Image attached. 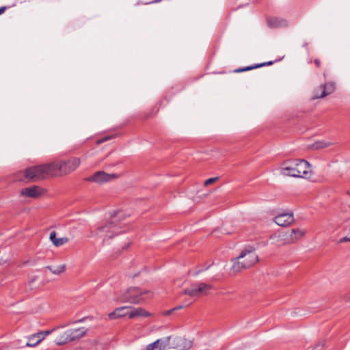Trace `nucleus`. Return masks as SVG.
Instances as JSON below:
<instances>
[{
  "label": "nucleus",
  "instance_id": "f257e3e1",
  "mask_svg": "<svg viewBox=\"0 0 350 350\" xmlns=\"http://www.w3.org/2000/svg\"><path fill=\"white\" fill-rule=\"evenodd\" d=\"M280 171L284 176L305 178H309L312 172L310 163L304 159L286 161L283 163Z\"/></svg>",
  "mask_w": 350,
  "mask_h": 350
},
{
  "label": "nucleus",
  "instance_id": "f03ea898",
  "mask_svg": "<svg viewBox=\"0 0 350 350\" xmlns=\"http://www.w3.org/2000/svg\"><path fill=\"white\" fill-rule=\"evenodd\" d=\"M124 219V214L122 212L116 213L111 216L109 221L98 227L96 234L102 238L104 241H106L124 232L125 230H122L124 224L120 222V220Z\"/></svg>",
  "mask_w": 350,
  "mask_h": 350
},
{
  "label": "nucleus",
  "instance_id": "7ed1b4c3",
  "mask_svg": "<svg viewBox=\"0 0 350 350\" xmlns=\"http://www.w3.org/2000/svg\"><path fill=\"white\" fill-rule=\"evenodd\" d=\"M258 260L256 248L251 245H246L241 250L239 255L232 259V270L235 273L240 272L243 269L254 266Z\"/></svg>",
  "mask_w": 350,
  "mask_h": 350
},
{
  "label": "nucleus",
  "instance_id": "20e7f679",
  "mask_svg": "<svg viewBox=\"0 0 350 350\" xmlns=\"http://www.w3.org/2000/svg\"><path fill=\"white\" fill-rule=\"evenodd\" d=\"M80 159L72 157L67 161L51 163L52 175H66L75 171L80 165Z\"/></svg>",
  "mask_w": 350,
  "mask_h": 350
},
{
  "label": "nucleus",
  "instance_id": "39448f33",
  "mask_svg": "<svg viewBox=\"0 0 350 350\" xmlns=\"http://www.w3.org/2000/svg\"><path fill=\"white\" fill-rule=\"evenodd\" d=\"M24 176L27 179H44L53 176L51 163L33 166L24 171Z\"/></svg>",
  "mask_w": 350,
  "mask_h": 350
},
{
  "label": "nucleus",
  "instance_id": "423d86ee",
  "mask_svg": "<svg viewBox=\"0 0 350 350\" xmlns=\"http://www.w3.org/2000/svg\"><path fill=\"white\" fill-rule=\"evenodd\" d=\"M146 294H150V292L142 291L137 287H131L122 294L121 301L137 304L145 299L144 295Z\"/></svg>",
  "mask_w": 350,
  "mask_h": 350
},
{
  "label": "nucleus",
  "instance_id": "0eeeda50",
  "mask_svg": "<svg viewBox=\"0 0 350 350\" xmlns=\"http://www.w3.org/2000/svg\"><path fill=\"white\" fill-rule=\"evenodd\" d=\"M211 288V286L205 283L193 284L189 288L184 290V294L191 297H198L206 295Z\"/></svg>",
  "mask_w": 350,
  "mask_h": 350
},
{
  "label": "nucleus",
  "instance_id": "6e6552de",
  "mask_svg": "<svg viewBox=\"0 0 350 350\" xmlns=\"http://www.w3.org/2000/svg\"><path fill=\"white\" fill-rule=\"evenodd\" d=\"M295 233V232L291 230L286 232L280 233L278 235H273L271 237V239L273 240L274 243L278 246L292 244L297 241Z\"/></svg>",
  "mask_w": 350,
  "mask_h": 350
},
{
  "label": "nucleus",
  "instance_id": "1a4fd4ad",
  "mask_svg": "<svg viewBox=\"0 0 350 350\" xmlns=\"http://www.w3.org/2000/svg\"><path fill=\"white\" fill-rule=\"evenodd\" d=\"M116 177H118V176L116 174H107L103 171H98L95 172L92 176L88 177L87 180L102 184L108 182Z\"/></svg>",
  "mask_w": 350,
  "mask_h": 350
},
{
  "label": "nucleus",
  "instance_id": "9d476101",
  "mask_svg": "<svg viewBox=\"0 0 350 350\" xmlns=\"http://www.w3.org/2000/svg\"><path fill=\"white\" fill-rule=\"evenodd\" d=\"M44 193V189L39 186L33 185L31 187H26L22 189L21 195L30 197L33 198H37Z\"/></svg>",
  "mask_w": 350,
  "mask_h": 350
},
{
  "label": "nucleus",
  "instance_id": "9b49d317",
  "mask_svg": "<svg viewBox=\"0 0 350 350\" xmlns=\"http://www.w3.org/2000/svg\"><path fill=\"white\" fill-rule=\"evenodd\" d=\"M275 224L280 226H287L294 221V217L292 213H281L274 218Z\"/></svg>",
  "mask_w": 350,
  "mask_h": 350
},
{
  "label": "nucleus",
  "instance_id": "f8f14e48",
  "mask_svg": "<svg viewBox=\"0 0 350 350\" xmlns=\"http://www.w3.org/2000/svg\"><path fill=\"white\" fill-rule=\"evenodd\" d=\"M320 89L322 90L321 94L319 95H316L314 98H322L332 94L335 90V85L334 83L329 82L325 84H322L320 86Z\"/></svg>",
  "mask_w": 350,
  "mask_h": 350
},
{
  "label": "nucleus",
  "instance_id": "ddd939ff",
  "mask_svg": "<svg viewBox=\"0 0 350 350\" xmlns=\"http://www.w3.org/2000/svg\"><path fill=\"white\" fill-rule=\"evenodd\" d=\"M68 334L70 336L71 341L78 340L84 336L87 332V329L85 327H80L77 329H72L67 330Z\"/></svg>",
  "mask_w": 350,
  "mask_h": 350
},
{
  "label": "nucleus",
  "instance_id": "4468645a",
  "mask_svg": "<svg viewBox=\"0 0 350 350\" xmlns=\"http://www.w3.org/2000/svg\"><path fill=\"white\" fill-rule=\"evenodd\" d=\"M129 308L127 306H122L116 308L114 311L109 314V318L110 319H114L119 317L128 316Z\"/></svg>",
  "mask_w": 350,
  "mask_h": 350
},
{
  "label": "nucleus",
  "instance_id": "2eb2a0df",
  "mask_svg": "<svg viewBox=\"0 0 350 350\" xmlns=\"http://www.w3.org/2000/svg\"><path fill=\"white\" fill-rule=\"evenodd\" d=\"M42 335H43L42 332H38V333L31 335L29 338V340L26 343V346L31 347H33L36 346L38 343H40L44 339V336H41Z\"/></svg>",
  "mask_w": 350,
  "mask_h": 350
},
{
  "label": "nucleus",
  "instance_id": "dca6fc26",
  "mask_svg": "<svg viewBox=\"0 0 350 350\" xmlns=\"http://www.w3.org/2000/svg\"><path fill=\"white\" fill-rule=\"evenodd\" d=\"M150 315V314L148 312L146 311L142 308H134L131 310H129V312L128 313V317L129 319H133L136 317H147Z\"/></svg>",
  "mask_w": 350,
  "mask_h": 350
},
{
  "label": "nucleus",
  "instance_id": "f3484780",
  "mask_svg": "<svg viewBox=\"0 0 350 350\" xmlns=\"http://www.w3.org/2000/svg\"><path fill=\"white\" fill-rule=\"evenodd\" d=\"M267 26L270 28H277L286 25L285 20L278 18H269L267 19Z\"/></svg>",
  "mask_w": 350,
  "mask_h": 350
},
{
  "label": "nucleus",
  "instance_id": "a211bd4d",
  "mask_svg": "<svg viewBox=\"0 0 350 350\" xmlns=\"http://www.w3.org/2000/svg\"><path fill=\"white\" fill-rule=\"evenodd\" d=\"M166 341L163 339H158L147 346V350H164L166 346Z\"/></svg>",
  "mask_w": 350,
  "mask_h": 350
},
{
  "label": "nucleus",
  "instance_id": "6ab92c4d",
  "mask_svg": "<svg viewBox=\"0 0 350 350\" xmlns=\"http://www.w3.org/2000/svg\"><path fill=\"white\" fill-rule=\"evenodd\" d=\"M50 240L56 247H59L68 241V239L67 237L57 238L56 232L55 231H52L50 233Z\"/></svg>",
  "mask_w": 350,
  "mask_h": 350
},
{
  "label": "nucleus",
  "instance_id": "aec40b11",
  "mask_svg": "<svg viewBox=\"0 0 350 350\" xmlns=\"http://www.w3.org/2000/svg\"><path fill=\"white\" fill-rule=\"evenodd\" d=\"M176 340L178 347L180 349L186 350L190 349L192 347V342L191 340L183 338H178Z\"/></svg>",
  "mask_w": 350,
  "mask_h": 350
},
{
  "label": "nucleus",
  "instance_id": "412c9836",
  "mask_svg": "<svg viewBox=\"0 0 350 350\" xmlns=\"http://www.w3.org/2000/svg\"><path fill=\"white\" fill-rule=\"evenodd\" d=\"M70 338L68 332L66 331L55 340V342L58 345H63L72 342Z\"/></svg>",
  "mask_w": 350,
  "mask_h": 350
},
{
  "label": "nucleus",
  "instance_id": "4be33fe9",
  "mask_svg": "<svg viewBox=\"0 0 350 350\" xmlns=\"http://www.w3.org/2000/svg\"><path fill=\"white\" fill-rule=\"evenodd\" d=\"M333 144L331 142H327V141H317L315 143H314L312 146V148L313 149H321L324 148L329 147Z\"/></svg>",
  "mask_w": 350,
  "mask_h": 350
},
{
  "label": "nucleus",
  "instance_id": "5701e85b",
  "mask_svg": "<svg viewBox=\"0 0 350 350\" xmlns=\"http://www.w3.org/2000/svg\"><path fill=\"white\" fill-rule=\"evenodd\" d=\"M292 230H293V232H295V237L297 241L299 240L306 234V231L302 229L297 228V229H292Z\"/></svg>",
  "mask_w": 350,
  "mask_h": 350
},
{
  "label": "nucleus",
  "instance_id": "b1692460",
  "mask_svg": "<svg viewBox=\"0 0 350 350\" xmlns=\"http://www.w3.org/2000/svg\"><path fill=\"white\" fill-rule=\"evenodd\" d=\"M66 269V265H61L58 266L57 268L54 269L53 271H52V273L53 274L59 275L62 273H63Z\"/></svg>",
  "mask_w": 350,
  "mask_h": 350
},
{
  "label": "nucleus",
  "instance_id": "393cba45",
  "mask_svg": "<svg viewBox=\"0 0 350 350\" xmlns=\"http://www.w3.org/2000/svg\"><path fill=\"white\" fill-rule=\"evenodd\" d=\"M217 179H218L217 177L208 178L206 180H205L204 185L206 186V185H208L210 184H212L213 183H214Z\"/></svg>",
  "mask_w": 350,
  "mask_h": 350
},
{
  "label": "nucleus",
  "instance_id": "a878e982",
  "mask_svg": "<svg viewBox=\"0 0 350 350\" xmlns=\"http://www.w3.org/2000/svg\"><path fill=\"white\" fill-rule=\"evenodd\" d=\"M258 68V64H254L253 66H248L246 67H244L245 71H249L253 69Z\"/></svg>",
  "mask_w": 350,
  "mask_h": 350
},
{
  "label": "nucleus",
  "instance_id": "bb28decb",
  "mask_svg": "<svg viewBox=\"0 0 350 350\" xmlns=\"http://www.w3.org/2000/svg\"><path fill=\"white\" fill-rule=\"evenodd\" d=\"M323 346H324L323 342H319L315 347H314L312 350H323Z\"/></svg>",
  "mask_w": 350,
  "mask_h": 350
},
{
  "label": "nucleus",
  "instance_id": "cd10ccee",
  "mask_svg": "<svg viewBox=\"0 0 350 350\" xmlns=\"http://www.w3.org/2000/svg\"><path fill=\"white\" fill-rule=\"evenodd\" d=\"M346 241H350V234H347L345 237L340 239L339 241L340 243H344Z\"/></svg>",
  "mask_w": 350,
  "mask_h": 350
},
{
  "label": "nucleus",
  "instance_id": "c85d7f7f",
  "mask_svg": "<svg viewBox=\"0 0 350 350\" xmlns=\"http://www.w3.org/2000/svg\"><path fill=\"white\" fill-rule=\"evenodd\" d=\"M273 63V62L272 61H269V62H264V63H261V64H258V68H260V67H262V66H270V65H272Z\"/></svg>",
  "mask_w": 350,
  "mask_h": 350
},
{
  "label": "nucleus",
  "instance_id": "c756f323",
  "mask_svg": "<svg viewBox=\"0 0 350 350\" xmlns=\"http://www.w3.org/2000/svg\"><path fill=\"white\" fill-rule=\"evenodd\" d=\"M109 139H111V137H103V138H102V139H99L98 141V144H100V143H103L104 142H106V141H107Z\"/></svg>",
  "mask_w": 350,
  "mask_h": 350
},
{
  "label": "nucleus",
  "instance_id": "7c9ffc66",
  "mask_svg": "<svg viewBox=\"0 0 350 350\" xmlns=\"http://www.w3.org/2000/svg\"><path fill=\"white\" fill-rule=\"evenodd\" d=\"M314 64H315L317 67H318V68L321 67V61H320V59H315L314 60Z\"/></svg>",
  "mask_w": 350,
  "mask_h": 350
},
{
  "label": "nucleus",
  "instance_id": "2f4dec72",
  "mask_svg": "<svg viewBox=\"0 0 350 350\" xmlns=\"http://www.w3.org/2000/svg\"><path fill=\"white\" fill-rule=\"evenodd\" d=\"M174 312V310H166L163 312V314L165 315V316H168L170 315V314H172V312Z\"/></svg>",
  "mask_w": 350,
  "mask_h": 350
},
{
  "label": "nucleus",
  "instance_id": "473e14b6",
  "mask_svg": "<svg viewBox=\"0 0 350 350\" xmlns=\"http://www.w3.org/2000/svg\"><path fill=\"white\" fill-rule=\"evenodd\" d=\"M235 72H245V69H244V67L243 68H237L234 70Z\"/></svg>",
  "mask_w": 350,
  "mask_h": 350
},
{
  "label": "nucleus",
  "instance_id": "72a5a7b5",
  "mask_svg": "<svg viewBox=\"0 0 350 350\" xmlns=\"http://www.w3.org/2000/svg\"><path fill=\"white\" fill-rule=\"evenodd\" d=\"M183 308V306L180 305V306H178L176 307H174V308L172 309V310H179V309H181Z\"/></svg>",
  "mask_w": 350,
  "mask_h": 350
},
{
  "label": "nucleus",
  "instance_id": "f704fd0d",
  "mask_svg": "<svg viewBox=\"0 0 350 350\" xmlns=\"http://www.w3.org/2000/svg\"><path fill=\"white\" fill-rule=\"evenodd\" d=\"M85 318H82V319H78L77 321H75V322H73L74 323H82L85 321Z\"/></svg>",
  "mask_w": 350,
  "mask_h": 350
},
{
  "label": "nucleus",
  "instance_id": "c9c22d12",
  "mask_svg": "<svg viewBox=\"0 0 350 350\" xmlns=\"http://www.w3.org/2000/svg\"><path fill=\"white\" fill-rule=\"evenodd\" d=\"M5 9H6V7H5V6L0 8V15L5 12Z\"/></svg>",
  "mask_w": 350,
  "mask_h": 350
},
{
  "label": "nucleus",
  "instance_id": "e433bc0d",
  "mask_svg": "<svg viewBox=\"0 0 350 350\" xmlns=\"http://www.w3.org/2000/svg\"><path fill=\"white\" fill-rule=\"evenodd\" d=\"M42 333H43V336H44V338L46 335H48L49 334L51 333V331H46V332H42ZM41 336H42V335Z\"/></svg>",
  "mask_w": 350,
  "mask_h": 350
},
{
  "label": "nucleus",
  "instance_id": "4c0bfd02",
  "mask_svg": "<svg viewBox=\"0 0 350 350\" xmlns=\"http://www.w3.org/2000/svg\"><path fill=\"white\" fill-rule=\"evenodd\" d=\"M45 268L49 269L51 272L52 271H53V269L51 266H46Z\"/></svg>",
  "mask_w": 350,
  "mask_h": 350
},
{
  "label": "nucleus",
  "instance_id": "58836bf2",
  "mask_svg": "<svg viewBox=\"0 0 350 350\" xmlns=\"http://www.w3.org/2000/svg\"><path fill=\"white\" fill-rule=\"evenodd\" d=\"M161 1V0H155V1H154L153 2H154V3H157V2H159V1Z\"/></svg>",
  "mask_w": 350,
  "mask_h": 350
},
{
  "label": "nucleus",
  "instance_id": "ea45409f",
  "mask_svg": "<svg viewBox=\"0 0 350 350\" xmlns=\"http://www.w3.org/2000/svg\"><path fill=\"white\" fill-rule=\"evenodd\" d=\"M349 300H350V298H349Z\"/></svg>",
  "mask_w": 350,
  "mask_h": 350
}]
</instances>
